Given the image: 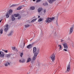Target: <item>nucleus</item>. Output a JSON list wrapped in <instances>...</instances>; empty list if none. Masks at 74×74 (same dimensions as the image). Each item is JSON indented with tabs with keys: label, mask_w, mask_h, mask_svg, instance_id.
<instances>
[{
	"label": "nucleus",
	"mask_w": 74,
	"mask_h": 74,
	"mask_svg": "<svg viewBox=\"0 0 74 74\" xmlns=\"http://www.w3.org/2000/svg\"><path fill=\"white\" fill-rule=\"evenodd\" d=\"M33 51L34 53H38H38H39V52H40V51L39 50L37 51L36 49V47H34L33 48Z\"/></svg>",
	"instance_id": "1"
},
{
	"label": "nucleus",
	"mask_w": 74,
	"mask_h": 74,
	"mask_svg": "<svg viewBox=\"0 0 74 74\" xmlns=\"http://www.w3.org/2000/svg\"><path fill=\"white\" fill-rule=\"evenodd\" d=\"M4 31L5 32H7L8 30V25L6 24L4 26Z\"/></svg>",
	"instance_id": "2"
},
{
	"label": "nucleus",
	"mask_w": 74,
	"mask_h": 74,
	"mask_svg": "<svg viewBox=\"0 0 74 74\" xmlns=\"http://www.w3.org/2000/svg\"><path fill=\"white\" fill-rule=\"evenodd\" d=\"M51 58L53 61V62L55 61V54H52L51 56Z\"/></svg>",
	"instance_id": "3"
},
{
	"label": "nucleus",
	"mask_w": 74,
	"mask_h": 74,
	"mask_svg": "<svg viewBox=\"0 0 74 74\" xmlns=\"http://www.w3.org/2000/svg\"><path fill=\"white\" fill-rule=\"evenodd\" d=\"M45 22L46 23H50V22H51V20L50 19V18H46L45 21Z\"/></svg>",
	"instance_id": "4"
},
{
	"label": "nucleus",
	"mask_w": 74,
	"mask_h": 74,
	"mask_svg": "<svg viewBox=\"0 0 74 74\" xmlns=\"http://www.w3.org/2000/svg\"><path fill=\"white\" fill-rule=\"evenodd\" d=\"M38 55V53H34L33 58V60H36V58H37V56Z\"/></svg>",
	"instance_id": "5"
},
{
	"label": "nucleus",
	"mask_w": 74,
	"mask_h": 74,
	"mask_svg": "<svg viewBox=\"0 0 74 74\" xmlns=\"http://www.w3.org/2000/svg\"><path fill=\"white\" fill-rule=\"evenodd\" d=\"M0 57L3 58L4 57V53L2 51H0Z\"/></svg>",
	"instance_id": "6"
},
{
	"label": "nucleus",
	"mask_w": 74,
	"mask_h": 74,
	"mask_svg": "<svg viewBox=\"0 0 74 74\" xmlns=\"http://www.w3.org/2000/svg\"><path fill=\"white\" fill-rule=\"evenodd\" d=\"M74 29V27H71L70 28V30L69 31V34H71L72 33H73V29Z\"/></svg>",
	"instance_id": "7"
},
{
	"label": "nucleus",
	"mask_w": 74,
	"mask_h": 74,
	"mask_svg": "<svg viewBox=\"0 0 74 74\" xmlns=\"http://www.w3.org/2000/svg\"><path fill=\"white\" fill-rule=\"evenodd\" d=\"M63 46L66 49H67L68 48V45L67 43H64L63 44Z\"/></svg>",
	"instance_id": "8"
},
{
	"label": "nucleus",
	"mask_w": 74,
	"mask_h": 74,
	"mask_svg": "<svg viewBox=\"0 0 74 74\" xmlns=\"http://www.w3.org/2000/svg\"><path fill=\"white\" fill-rule=\"evenodd\" d=\"M70 70V65L69 64L67 67V71H69Z\"/></svg>",
	"instance_id": "9"
},
{
	"label": "nucleus",
	"mask_w": 74,
	"mask_h": 74,
	"mask_svg": "<svg viewBox=\"0 0 74 74\" xmlns=\"http://www.w3.org/2000/svg\"><path fill=\"white\" fill-rule=\"evenodd\" d=\"M5 66H8V65H10V63L8 62H6L5 63Z\"/></svg>",
	"instance_id": "10"
},
{
	"label": "nucleus",
	"mask_w": 74,
	"mask_h": 74,
	"mask_svg": "<svg viewBox=\"0 0 74 74\" xmlns=\"http://www.w3.org/2000/svg\"><path fill=\"white\" fill-rule=\"evenodd\" d=\"M27 47L28 49H30V48H32V45H29L28 46H27Z\"/></svg>",
	"instance_id": "11"
},
{
	"label": "nucleus",
	"mask_w": 74,
	"mask_h": 74,
	"mask_svg": "<svg viewBox=\"0 0 74 74\" xmlns=\"http://www.w3.org/2000/svg\"><path fill=\"white\" fill-rule=\"evenodd\" d=\"M31 60H32V58H31L29 57L28 58L27 60V63H29V62H30Z\"/></svg>",
	"instance_id": "12"
},
{
	"label": "nucleus",
	"mask_w": 74,
	"mask_h": 74,
	"mask_svg": "<svg viewBox=\"0 0 74 74\" xmlns=\"http://www.w3.org/2000/svg\"><path fill=\"white\" fill-rule=\"evenodd\" d=\"M56 0H49V2L50 4H52L54 1H55Z\"/></svg>",
	"instance_id": "13"
},
{
	"label": "nucleus",
	"mask_w": 74,
	"mask_h": 74,
	"mask_svg": "<svg viewBox=\"0 0 74 74\" xmlns=\"http://www.w3.org/2000/svg\"><path fill=\"white\" fill-rule=\"evenodd\" d=\"M42 8H38V12L40 13L41 12V11H42Z\"/></svg>",
	"instance_id": "14"
},
{
	"label": "nucleus",
	"mask_w": 74,
	"mask_h": 74,
	"mask_svg": "<svg viewBox=\"0 0 74 74\" xmlns=\"http://www.w3.org/2000/svg\"><path fill=\"white\" fill-rule=\"evenodd\" d=\"M12 33H13L12 31H11L10 33L8 34V36H11L12 34Z\"/></svg>",
	"instance_id": "15"
},
{
	"label": "nucleus",
	"mask_w": 74,
	"mask_h": 74,
	"mask_svg": "<svg viewBox=\"0 0 74 74\" xmlns=\"http://www.w3.org/2000/svg\"><path fill=\"white\" fill-rule=\"evenodd\" d=\"M30 9L31 10H34L35 9V7L34 6H31L30 8Z\"/></svg>",
	"instance_id": "16"
},
{
	"label": "nucleus",
	"mask_w": 74,
	"mask_h": 74,
	"mask_svg": "<svg viewBox=\"0 0 74 74\" xmlns=\"http://www.w3.org/2000/svg\"><path fill=\"white\" fill-rule=\"evenodd\" d=\"M15 17H14V15H12V21H15Z\"/></svg>",
	"instance_id": "17"
},
{
	"label": "nucleus",
	"mask_w": 74,
	"mask_h": 74,
	"mask_svg": "<svg viewBox=\"0 0 74 74\" xmlns=\"http://www.w3.org/2000/svg\"><path fill=\"white\" fill-rule=\"evenodd\" d=\"M12 10L11 9H10L9 10V15H11V14H12Z\"/></svg>",
	"instance_id": "18"
},
{
	"label": "nucleus",
	"mask_w": 74,
	"mask_h": 74,
	"mask_svg": "<svg viewBox=\"0 0 74 74\" xmlns=\"http://www.w3.org/2000/svg\"><path fill=\"white\" fill-rule=\"evenodd\" d=\"M58 47L59 48V51H60V50H62V46H61V45H58Z\"/></svg>",
	"instance_id": "19"
},
{
	"label": "nucleus",
	"mask_w": 74,
	"mask_h": 74,
	"mask_svg": "<svg viewBox=\"0 0 74 74\" xmlns=\"http://www.w3.org/2000/svg\"><path fill=\"white\" fill-rule=\"evenodd\" d=\"M10 56H11V54L6 55V57H7V58H10Z\"/></svg>",
	"instance_id": "20"
},
{
	"label": "nucleus",
	"mask_w": 74,
	"mask_h": 74,
	"mask_svg": "<svg viewBox=\"0 0 74 74\" xmlns=\"http://www.w3.org/2000/svg\"><path fill=\"white\" fill-rule=\"evenodd\" d=\"M20 15L19 14H14V16L15 17H18V16H19Z\"/></svg>",
	"instance_id": "21"
},
{
	"label": "nucleus",
	"mask_w": 74,
	"mask_h": 74,
	"mask_svg": "<svg viewBox=\"0 0 74 74\" xmlns=\"http://www.w3.org/2000/svg\"><path fill=\"white\" fill-rule=\"evenodd\" d=\"M36 20H37V19L36 18H35L33 19L32 20V21L31 23H32L33 22H35V21H36Z\"/></svg>",
	"instance_id": "22"
},
{
	"label": "nucleus",
	"mask_w": 74,
	"mask_h": 74,
	"mask_svg": "<svg viewBox=\"0 0 74 74\" xmlns=\"http://www.w3.org/2000/svg\"><path fill=\"white\" fill-rule=\"evenodd\" d=\"M22 8V7L19 6L18 8H17V10H21Z\"/></svg>",
	"instance_id": "23"
},
{
	"label": "nucleus",
	"mask_w": 74,
	"mask_h": 74,
	"mask_svg": "<svg viewBox=\"0 0 74 74\" xmlns=\"http://www.w3.org/2000/svg\"><path fill=\"white\" fill-rule=\"evenodd\" d=\"M42 18H39L38 21V22H41V21H42Z\"/></svg>",
	"instance_id": "24"
},
{
	"label": "nucleus",
	"mask_w": 74,
	"mask_h": 74,
	"mask_svg": "<svg viewBox=\"0 0 74 74\" xmlns=\"http://www.w3.org/2000/svg\"><path fill=\"white\" fill-rule=\"evenodd\" d=\"M50 19H51V21H52V20H53L55 19V18L54 17H52L51 18H50Z\"/></svg>",
	"instance_id": "25"
},
{
	"label": "nucleus",
	"mask_w": 74,
	"mask_h": 74,
	"mask_svg": "<svg viewBox=\"0 0 74 74\" xmlns=\"http://www.w3.org/2000/svg\"><path fill=\"white\" fill-rule=\"evenodd\" d=\"M3 29H1L0 30V33H1V34H3Z\"/></svg>",
	"instance_id": "26"
},
{
	"label": "nucleus",
	"mask_w": 74,
	"mask_h": 74,
	"mask_svg": "<svg viewBox=\"0 0 74 74\" xmlns=\"http://www.w3.org/2000/svg\"><path fill=\"white\" fill-rule=\"evenodd\" d=\"M25 59H22V63H25Z\"/></svg>",
	"instance_id": "27"
},
{
	"label": "nucleus",
	"mask_w": 74,
	"mask_h": 74,
	"mask_svg": "<svg viewBox=\"0 0 74 74\" xmlns=\"http://www.w3.org/2000/svg\"><path fill=\"white\" fill-rule=\"evenodd\" d=\"M6 17L7 18H9V15H8V13L6 14Z\"/></svg>",
	"instance_id": "28"
},
{
	"label": "nucleus",
	"mask_w": 74,
	"mask_h": 74,
	"mask_svg": "<svg viewBox=\"0 0 74 74\" xmlns=\"http://www.w3.org/2000/svg\"><path fill=\"white\" fill-rule=\"evenodd\" d=\"M29 26L30 25H25V27H29Z\"/></svg>",
	"instance_id": "29"
},
{
	"label": "nucleus",
	"mask_w": 74,
	"mask_h": 74,
	"mask_svg": "<svg viewBox=\"0 0 74 74\" xmlns=\"http://www.w3.org/2000/svg\"><path fill=\"white\" fill-rule=\"evenodd\" d=\"M16 49V47H12V49H13L14 51V50H15V49Z\"/></svg>",
	"instance_id": "30"
},
{
	"label": "nucleus",
	"mask_w": 74,
	"mask_h": 74,
	"mask_svg": "<svg viewBox=\"0 0 74 74\" xmlns=\"http://www.w3.org/2000/svg\"><path fill=\"white\" fill-rule=\"evenodd\" d=\"M4 52H5V53H8V50H3Z\"/></svg>",
	"instance_id": "31"
},
{
	"label": "nucleus",
	"mask_w": 74,
	"mask_h": 74,
	"mask_svg": "<svg viewBox=\"0 0 74 74\" xmlns=\"http://www.w3.org/2000/svg\"><path fill=\"white\" fill-rule=\"evenodd\" d=\"M41 1L40 0H37L36 3H39V2H40Z\"/></svg>",
	"instance_id": "32"
},
{
	"label": "nucleus",
	"mask_w": 74,
	"mask_h": 74,
	"mask_svg": "<svg viewBox=\"0 0 74 74\" xmlns=\"http://www.w3.org/2000/svg\"><path fill=\"white\" fill-rule=\"evenodd\" d=\"M20 56L21 57H22V56H23V53H21L20 54Z\"/></svg>",
	"instance_id": "33"
},
{
	"label": "nucleus",
	"mask_w": 74,
	"mask_h": 74,
	"mask_svg": "<svg viewBox=\"0 0 74 74\" xmlns=\"http://www.w3.org/2000/svg\"><path fill=\"white\" fill-rule=\"evenodd\" d=\"M61 41L62 42H64V40H63L62 39H61Z\"/></svg>",
	"instance_id": "34"
},
{
	"label": "nucleus",
	"mask_w": 74,
	"mask_h": 74,
	"mask_svg": "<svg viewBox=\"0 0 74 74\" xmlns=\"http://www.w3.org/2000/svg\"><path fill=\"white\" fill-rule=\"evenodd\" d=\"M22 59H21V60H19V62L20 63H22Z\"/></svg>",
	"instance_id": "35"
},
{
	"label": "nucleus",
	"mask_w": 74,
	"mask_h": 74,
	"mask_svg": "<svg viewBox=\"0 0 74 74\" xmlns=\"http://www.w3.org/2000/svg\"><path fill=\"white\" fill-rule=\"evenodd\" d=\"M64 51H65V52H67V49H64Z\"/></svg>",
	"instance_id": "36"
},
{
	"label": "nucleus",
	"mask_w": 74,
	"mask_h": 74,
	"mask_svg": "<svg viewBox=\"0 0 74 74\" xmlns=\"http://www.w3.org/2000/svg\"><path fill=\"white\" fill-rule=\"evenodd\" d=\"M15 6V5H14V4H13L12 5L11 7H14Z\"/></svg>",
	"instance_id": "37"
},
{
	"label": "nucleus",
	"mask_w": 74,
	"mask_h": 74,
	"mask_svg": "<svg viewBox=\"0 0 74 74\" xmlns=\"http://www.w3.org/2000/svg\"><path fill=\"white\" fill-rule=\"evenodd\" d=\"M21 16H19V17H18V19H21Z\"/></svg>",
	"instance_id": "38"
},
{
	"label": "nucleus",
	"mask_w": 74,
	"mask_h": 74,
	"mask_svg": "<svg viewBox=\"0 0 74 74\" xmlns=\"http://www.w3.org/2000/svg\"><path fill=\"white\" fill-rule=\"evenodd\" d=\"M44 13H45V12H46V10H44L43 11Z\"/></svg>",
	"instance_id": "39"
},
{
	"label": "nucleus",
	"mask_w": 74,
	"mask_h": 74,
	"mask_svg": "<svg viewBox=\"0 0 74 74\" xmlns=\"http://www.w3.org/2000/svg\"><path fill=\"white\" fill-rule=\"evenodd\" d=\"M40 17V16L39 15L38 16V18H39Z\"/></svg>",
	"instance_id": "40"
},
{
	"label": "nucleus",
	"mask_w": 74,
	"mask_h": 74,
	"mask_svg": "<svg viewBox=\"0 0 74 74\" xmlns=\"http://www.w3.org/2000/svg\"><path fill=\"white\" fill-rule=\"evenodd\" d=\"M33 1H35L36 0H33Z\"/></svg>",
	"instance_id": "41"
},
{
	"label": "nucleus",
	"mask_w": 74,
	"mask_h": 74,
	"mask_svg": "<svg viewBox=\"0 0 74 74\" xmlns=\"http://www.w3.org/2000/svg\"><path fill=\"white\" fill-rule=\"evenodd\" d=\"M1 22V20L0 21V23Z\"/></svg>",
	"instance_id": "42"
},
{
	"label": "nucleus",
	"mask_w": 74,
	"mask_h": 74,
	"mask_svg": "<svg viewBox=\"0 0 74 74\" xmlns=\"http://www.w3.org/2000/svg\"><path fill=\"white\" fill-rule=\"evenodd\" d=\"M66 73H67V71H66Z\"/></svg>",
	"instance_id": "43"
},
{
	"label": "nucleus",
	"mask_w": 74,
	"mask_h": 74,
	"mask_svg": "<svg viewBox=\"0 0 74 74\" xmlns=\"http://www.w3.org/2000/svg\"><path fill=\"white\" fill-rule=\"evenodd\" d=\"M25 46V43H24V47Z\"/></svg>",
	"instance_id": "44"
},
{
	"label": "nucleus",
	"mask_w": 74,
	"mask_h": 74,
	"mask_svg": "<svg viewBox=\"0 0 74 74\" xmlns=\"http://www.w3.org/2000/svg\"><path fill=\"white\" fill-rule=\"evenodd\" d=\"M56 25H58V23H56Z\"/></svg>",
	"instance_id": "45"
}]
</instances>
